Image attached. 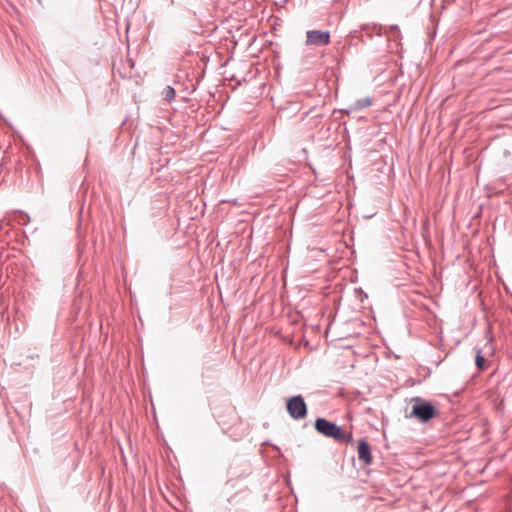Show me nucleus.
<instances>
[{"label": "nucleus", "instance_id": "1", "mask_svg": "<svg viewBox=\"0 0 512 512\" xmlns=\"http://www.w3.org/2000/svg\"><path fill=\"white\" fill-rule=\"evenodd\" d=\"M315 430L319 434L328 438H332L339 443H348L352 441V434L350 432H346L340 426L328 421L325 418L316 419Z\"/></svg>", "mask_w": 512, "mask_h": 512}, {"label": "nucleus", "instance_id": "2", "mask_svg": "<svg viewBox=\"0 0 512 512\" xmlns=\"http://www.w3.org/2000/svg\"><path fill=\"white\" fill-rule=\"evenodd\" d=\"M287 411L294 419H303L307 415V406L301 396H293L287 401Z\"/></svg>", "mask_w": 512, "mask_h": 512}, {"label": "nucleus", "instance_id": "3", "mask_svg": "<svg viewBox=\"0 0 512 512\" xmlns=\"http://www.w3.org/2000/svg\"><path fill=\"white\" fill-rule=\"evenodd\" d=\"M330 34L328 31L311 30L306 34V44L315 46L328 45Z\"/></svg>", "mask_w": 512, "mask_h": 512}, {"label": "nucleus", "instance_id": "4", "mask_svg": "<svg viewBox=\"0 0 512 512\" xmlns=\"http://www.w3.org/2000/svg\"><path fill=\"white\" fill-rule=\"evenodd\" d=\"M436 415L438 411L431 403L418 398V420L428 422Z\"/></svg>", "mask_w": 512, "mask_h": 512}, {"label": "nucleus", "instance_id": "5", "mask_svg": "<svg viewBox=\"0 0 512 512\" xmlns=\"http://www.w3.org/2000/svg\"><path fill=\"white\" fill-rule=\"evenodd\" d=\"M358 458L366 465H370L373 461L370 446L365 440L358 444Z\"/></svg>", "mask_w": 512, "mask_h": 512}, {"label": "nucleus", "instance_id": "6", "mask_svg": "<svg viewBox=\"0 0 512 512\" xmlns=\"http://www.w3.org/2000/svg\"><path fill=\"white\" fill-rule=\"evenodd\" d=\"M475 363L479 370H484L486 368V359L482 355L481 349L476 350Z\"/></svg>", "mask_w": 512, "mask_h": 512}, {"label": "nucleus", "instance_id": "7", "mask_svg": "<svg viewBox=\"0 0 512 512\" xmlns=\"http://www.w3.org/2000/svg\"><path fill=\"white\" fill-rule=\"evenodd\" d=\"M163 94H164V98H165V100H167V101H171V100H173V99H174V97H175V90H174L172 87L167 86V87L165 88V90H164Z\"/></svg>", "mask_w": 512, "mask_h": 512}, {"label": "nucleus", "instance_id": "8", "mask_svg": "<svg viewBox=\"0 0 512 512\" xmlns=\"http://www.w3.org/2000/svg\"><path fill=\"white\" fill-rule=\"evenodd\" d=\"M416 416V403L411 405L410 417Z\"/></svg>", "mask_w": 512, "mask_h": 512}]
</instances>
